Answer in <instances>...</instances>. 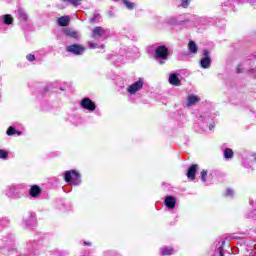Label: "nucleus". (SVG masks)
<instances>
[{
  "label": "nucleus",
  "mask_w": 256,
  "mask_h": 256,
  "mask_svg": "<svg viewBox=\"0 0 256 256\" xmlns=\"http://www.w3.org/2000/svg\"><path fill=\"white\" fill-rule=\"evenodd\" d=\"M169 58V49L165 46H158L155 50V59H158L159 65H165V61Z\"/></svg>",
  "instance_id": "1"
},
{
  "label": "nucleus",
  "mask_w": 256,
  "mask_h": 256,
  "mask_svg": "<svg viewBox=\"0 0 256 256\" xmlns=\"http://www.w3.org/2000/svg\"><path fill=\"white\" fill-rule=\"evenodd\" d=\"M64 179L66 183H71V185H81V175L75 170L66 171Z\"/></svg>",
  "instance_id": "2"
},
{
  "label": "nucleus",
  "mask_w": 256,
  "mask_h": 256,
  "mask_svg": "<svg viewBox=\"0 0 256 256\" xmlns=\"http://www.w3.org/2000/svg\"><path fill=\"white\" fill-rule=\"evenodd\" d=\"M143 85H145V80L143 78H139L138 81L127 87V92L130 95H135V93H138V91L143 89Z\"/></svg>",
  "instance_id": "3"
},
{
  "label": "nucleus",
  "mask_w": 256,
  "mask_h": 256,
  "mask_svg": "<svg viewBox=\"0 0 256 256\" xmlns=\"http://www.w3.org/2000/svg\"><path fill=\"white\" fill-rule=\"evenodd\" d=\"M80 107L90 112L95 111V109L97 108V106L95 105V102H93L91 98H83L80 102Z\"/></svg>",
  "instance_id": "4"
},
{
  "label": "nucleus",
  "mask_w": 256,
  "mask_h": 256,
  "mask_svg": "<svg viewBox=\"0 0 256 256\" xmlns=\"http://www.w3.org/2000/svg\"><path fill=\"white\" fill-rule=\"evenodd\" d=\"M68 53H73V55H83L85 53V47L81 44H73L66 48Z\"/></svg>",
  "instance_id": "5"
},
{
  "label": "nucleus",
  "mask_w": 256,
  "mask_h": 256,
  "mask_svg": "<svg viewBox=\"0 0 256 256\" xmlns=\"http://www.w3.org/2000/svg\"><path fill=\"white\" fill-rule=\"evenodd\" d=\"M200 67L202 69H209L211 67V56L207 50L203 51V58L200 60Z\"/></svg>",
  "instance_id": "6"
},
{
  "label": "nucleus",
  "mask_w": 256,
  "mask_h": 256,
  "mask_svg": "<svg viewBox=\"0 0 256 256\" xmlns=\"http://www.w3.org/2000/svg\"><path fill=\"white\" fill-rule=\"evenodd\" d=\"M107 35V30L102 27H96L92 30L93 39H101V37H105Z\"/></svg>",
  "instance_id": "7"
},
{
  "label": "nucleus",
  "mask_w": 256,
  "mask_h": 256,
  "mask_svg": "<svg viewBox=\"0 0 256 256\" xmlns=\"http://www.w3.org/2000/svg\"><path fill=\"white\" fill-rule=\"evenodd\" d=\"M63 33L67 35V37H72V39H79V37H81V33L77 30L63 29Z\"/></svg>",
  "instance_id": "8"
},
{
  "label": "nucleus",
  "mask_w": 256,
  "mask_h": 256,
  "mask_svg": "<svg viewBox=\"0 0 256 256\" xmlns=\"http://www.w3.org/2000/svg\"><path fill=\"white\" fill-rule=\"evenodd\" d=\"M164 203L167 208L175 209V205H177V200L173 196H167L164 200Z\"/></svg>",
  "instance_id": "9"
},
{
  "label": "nucleus",
  "mask_w": 256,
  "mask_h": 256,
  "mask_svg": "<svg viewBox=\"0 0 256 256\" xmlns=\"http://www.w3.org/2000/svg\"><path fill=\"white\" fill-rule=\"evenodd\" d=\"M200 101H201V98H199L198 96L190 95L187 98L186 106L193 107V105H197V103H199Z\"/></svg>",
  "instance_id": "10"
},
{
  "label": "nucleus",
  "mask_w": 256,
  "mask_h": 256,
  "mask_svg": "<svg viewBox=\"0 0 256 256\" xmlns=\"http://www.w3.org/2000/svg\"><path fill=\"white\" fill-rule=\"evenodd\" d=\"M197 169H199L197 164H193L192 166H190V168L188 169V172L186 174L188 179H190L191 181H194L195 173H197Z\"/></svg>",
  "instance_id": "11"
},
{
  "label": "nucleus",
  "mask_w": 256,
  "mask_h": 256,
  "mask_svg": "<svg viewBox=\"0 0 256 256\" xmlns=\"http://www.w3.org/2000/svg\"><path fill=\"white\" fill-rule=\"evenodd\" d=\"M71 22V18L69 16H62L58 18L57 23L60 27H67Z\"/></svg>",
  "instance_id": "12"
},
{
  "label": "nucleus",
  "mask_w": 256,
  "mask_h": 256,
  "mask_svg": "<svg viewBox=\"0 0 256 256\" xmlns=\"http://www.w3.org/2000/svg\"><path fill=\"white\" fill-rule=\"evenodd\" d=\"M169 83L170 85H175L176 87H179V85H181V80L179 79L177 74H170Z\"/></svg>",
  "instance_id": "13"
},
{
  "label": "nucleus",
  "mask_w": 256,
  "mask_h": 256,
  "mask_svg": "<svg viewBox=\"0 0 256 256\" xmlns=\"http://www.w3.org/2000/svg\"><path fill=\"white\" fill-rule=\"evenodd\" d=\"M1 20L4 23V25H12L14 21L13 16H11V14L2 15Z\"/></svg>",
  "instance_id": "14"
},
{
  "label": "nucleus",
  "mask_w": 256,
  "mask_h": 256,
  "mask_svg": "<svg viewBox=\"0 0 256 256\" xmlns=\"http://www.w3.org/2000/svg\"><path fill=\"white\" fill-rule=\"evenodd\" d=\"M30 195L31 197H39V195H41V188L37 185L32 186L30 189Z\"/></svg>",
  "instance_id": "15"
},
{
  "label": "nucleus",
  "mask_w": 256,
  "mask_h": 256,
  "mask_svg": "<svg viewBox=\"0 0 256 256\" xmlns=\"http://www.w3.org/2000/svg\"><path fill=\"white\" fill-rule=\"evenodd\" d=\"M160 251H161V255L163 256L173 255V253H175V250L172 247H167V246L162 247Z\"/></svg>",
  "instance_id": "16"
},
{
  "label": "nucleus",
  "mask_w": 256,
  "mask_h": 256,
  "mask_svg": "<svg viewBox=\"0 0 256 256\" xmlns=\"http://www.w3.org/2000/svg\"><path fill=\"white\" fill-rule=\"evenodd\" d=\"M17 15H18L19 21H27L29 19V16L27 15V13H25V11L21 9L17 11Z\"/></svg>",
  "instance_id": "17"
},
{
  "label": "nucleus",
  "mask_w": 256,
  "mask_h": 256,
  "mask_svg": "<svg viewBox=\"0 0 256 256\" xmlns=\"http://www.w3.org/2000/svg\"><path fill=\"white\" fill-rule=\"evenodd\" d=\"M188 49H189V52L192 53L193 55L197 54V44L195 43V41L189 42Z\"/></svg>",
  "instance_id": "18"
},
{
  "label": "nucleus",
  "mask_w": 256,
  "mask_h": 256,
  "mask_svg": "<svg viewBox=\"0 0 256 256\" xmlns=\"http://www.w3.org/2000/svg\"><path fill=\"white\" fill-rule=\"evenodd\" d=\"M224 159H233V150L231 148L224 149Z\"/></svg>",
  "instance_id": "19"
},
{
  "label": "nucleus",
  "mask_w": 256,
  "mask_h": 256,
  "mask_svg": "<svg viewBox=\"0 0 256 256\" xmlns=\"http://www.w3.org/2000/svg\"><path fill=\"white\" fill-rule=\"evenodd\" d=\"M63 3H70V5H73L74 7H79L81 5L82 0H62Z\"/></svg>",
  "instance_id": "20"
},
{
  "label": "nucleus",
  "mask_w": 256,
  "mask_h": 256,
  "mask_svg": "<svg viewBox=\"0 0 256 256\" xmlns=\"http://www.w3.org/2000/svg\"><path fill=\"white\" fill-rule=\"evenodd\" d=\"M123 3L127 9H135V3L129 1V0H123Z\"/></svg>",
  "instance_id": "21"
},
{
  "label": "nucleus",
  "mask_w": 256,
  "mask_h": 256,
  "mask_svg": "<svg viewBox=\"0 0 256 256\" xmlns=\"http://www.w3.org/2000/svg\"><path fill=\"white\" fill-rule=\"evenodd\" d=\"M88 46L90 49H99V48L103 49V47H105L104 45L99 46L98 44H95L93 42H89Z\"/></svg>",
  "instance_id": "22"
},
{
  "label": "nucleus",
  "mask_w": 256,
  "mask_h": 256,
  "mask_svg": "<svg viewBox=\"0 0 256 256\" xmlns=\"http://www.w3.org/2000/svg\"><path fill=\"white\" fill-rule=\"evenodd\" d=\"M9 157V152L6 150L0 149V159H7Z\"/></svg>",
  "instance_id": "23"
},
{
  "label": "nucleus",
  "mask_w": 256,
  "mask_h": 256,
  "mask_svg": "<svg viewBox=\"0 0 256 256\" xmlns=\"http://www.w3.org/2000/svg\"><path fill=\"white\" fill-rule=\"evenodd\" d=\"M7 135L11 136V135H15L17 133V130H15V128L13 127H9L8 130H7Z\"/></svg>",
  "instance_id": "24"
},
{
  "label": "nucleus",
  "mask_w": 256,
  "mask_h": 256,
  "mask_svg": "<svg viewBox=\"0 0 256 256\" xmlns=\"http://www.w3.org/2000/svg\"><path fill=\"white\" fill-rule=\"evenodd\" d=\"M207 171L206 170H202L201 172V180L206 183L207 182Z\"/></svg>",
  "instance_id": "25"
},
{
  "label": "nucleus",
  "mask_w": 256,
  "mask_h": 256,
  "mask_svg": "<svg viewBox=\"0 0 256 256\" xmlns=\"http://www.w3.org/2000/svg\"><path fill=\"white\" fill-rule=\"evenodd\" d=\"M233 195H235V191H233L231 188H228L226 190V197H233Z\"/></svg>",
  "instance_id": "26"
},
{
  "label": "nucleus",
  "mask_w": 256,
  "mask_h": 256,
  "mask_svg": "<svg viewBox=\"0 0 256 256\" xmlns=\"http://www.w3.org/2000/svg\"><path fill=\"white\" fill-rule=\"evenodd\" d=\"M189 0H181V7H183L184 9H187V7H189Z\"/></svg>",
  "instance_id": "27"
},
{
  "label": "nucleus",
  "mask_w": 256,
  "mask_h": 256,
  "mask_svg": "<svg viewBox=\"0 0 256 256\" xmlns=\"http://www.w3.org/2000/svg\"><path fill=\"white\" fill-rule=\"evenodd\" d=\"M99 19H101V16H99V14H95L91 19V23H95L97 21H99Z\"/></svg>",
  "instance_id": "28"
},
{
  "label": "nucleus",
  "mask_w": 256,
  "mask_h": 256,
  "mask_svg": "<svg viewBox=\"0 0 256 256\" xmlns=\"http://www.w3.org/2000/svg\"><path fill=\"white\" fill-rule=\"evenodd\" d=\"M26 58H27V60L30 61V62L35 61V55H33V54H28V55L26 56Z\"/></svg>",
  "instance_id": "29"
},
{
  "label": "nucleus",
  "mask_w": 256,
  "mask_h": 256,
  "mask_svg": "<svg viewBox=\"0 0 256 256\" xmlns=\"http://www.w3.org/2000/svg\"><path fill=\"white\" fill-rule=\"evenodd\" d=\"M84 245H88V247H91V242H84Z\"/></svg>",
  "instance_id": "30"
},
{
  "label": "nucleus",
  "mask_w": 256,
  "mask_h": 256,
  "mask_svg": "<svg viewBox=\"0 0 256 256\" xmlns=\"http://www.w3.org/2000/svg\"><path fill=\"white\" fill-rule=\"evenodd\" d=\"M237 71H238V73H241V69L240 68H237Z\"/></svg>",
  "instance_id": "31"
},
{
  "label": "nucleus",
  "mask_w": 256,
  "mask_h": 256,
  "mask_svg": "<svg viewBox=\"0 0 256 256\" xmlns=\"http://www.w3.org/2000/svg\"><path fill=\"white\" fill-rule=\"evenodd\" d=\"M220 256H223V252H220Z\"/></svg>",
  "instance_id": "32"
},
{
  "label": "nucleus",
  "mask_w": 256,
  "mask_h": 256,
  "mask_svg": "<svg viewBox=\"0 0 256 256\" xmlns=\"http://www.w3.org/2000/svg\"><path fill=\"white\" fill-rule=\"evenodd\" d=\"M214 126L213 125H211V127H210V129H212Z\"/></svg>",
  "instance_id": "33"
},
{
  "label": "nucleus",
  "mask_w": 256,
  "mask_h": 256,
  "mask_svg": "<svg viewBox=\"0 0 256 256\" xmlns=\"http://www.w3.org/2000/svg\"><path fill=\"white\" fill-rule=\"evenodd\" d=\"M249 217H254L253 215H249Z\"/></svg>",
  "instance_id": "34"
},
{
  "label": "nucleus",
  "mask_w": 256,
  "mask_h": 256,
  "mask_svg": "<svg viewBox=\"0 0 256 256\" xmlns=\"http://www.w3.org/2000/svg\"><path fill=\"white\" fill-rule=\"evenodd\" d=\"M255 160H256V158H255Z\"/></svg>",
  "instance_id": "35"
}]
</instances>
